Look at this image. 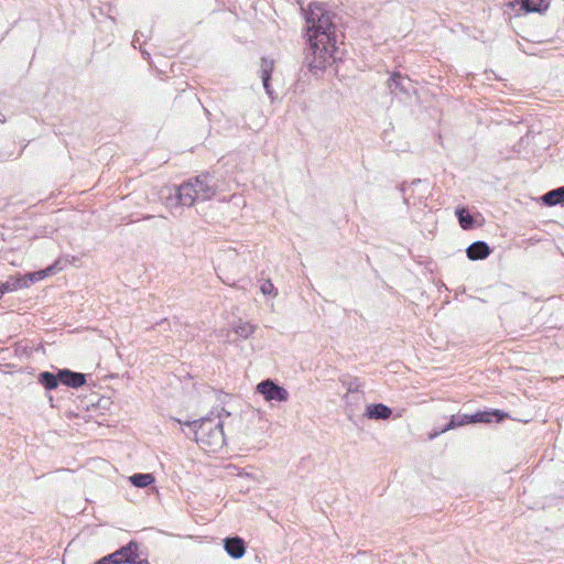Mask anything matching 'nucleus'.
Returning a JSON list of instances; mask_svg holds the SVG:
<instances>
[{
  "label": "nucleus",
  "instance_id": "f257e3e1",
  "mask_svg": "<svg viewBox=\"0 0 564 564\" xmlns=\"http://www.w3.org/2000/svg\"><path fill=\"white\" fill-rule=\"evenodd\" d=\"M335 19L336 14L325 3L313 2L305 11L307 47L304 65L314 75L323 73L337 59Z\"/></svg>",
  "mask_w": 564,
  "mask_h": 564
},
{
  "label": "nucleus",
  "instance_id": "f03ea898",
  "mask_svg": "<svg viewBox=\"0 0 564 564\" xmlns=\"http://www.w3.org/2000/svg\"><path fill=\"white\" fill-rule=\"evenodd\" d=\"M230 416V413L224 408L212 410L204 417L193 421H181L174 419L178 424L191 429L196 443L205 451L216 453L226 444L224 433V417Z\"/></svg>",
  "mask_w": 564,
  "mask_h": 564
},
{
  "label": "nucleus",
  "instance_id": "7ed1b4c3",
  "mask_svg": "<svg viewBox=\"0 0 564 564\" xmlns=\"http://www.w3.org/2000/svg\"><path fill=\"white\" fill-rule=\"evenodd\" d=\"M214 191L202 178H189L174 188V193L165 197L167 208L192 206L196 199H208Z\"/></svg>",
  "mask_w": 564,
  "mask_h": 564
},
{
  "label": "nucleus",
  "instance_id": "20e7f679",
  "mask_svg": "<svg viewBox=\"0 0 564 564\" xmlns=\"http://www.w3.org/2000/svg\"><path fill=\"white\" fill-rule=\"evenodd\" d=\"M506 417H508V413L501 410L478 411L471 415H453L447 425L443 429V432L468 423L501 422Z\"/></svg>",
  "mask_w": 564,
  "mask_h": 564
},
{
  "label": "nucleus",
  "instance_id": "39448f33",
  "mask_svg": "<svg viewBox=\"0 0 564 564\" xmlns=\"http://www.w3.org/2000/svg\"><path fill=\"white\" fill-rule=\"evenodd\" d=\"M256 390L267 402L281 403L286 402L290 398L289 391L272 379L262 380L257 384Z\"/></svg>",
  "mask_w": 564,
  "mask_h": 564
},
{
  "label": "nucleus",
  "instance_id": "423d86ee",
  "mask_svg": "<svg viewBox=\"0 0 564 564\" xmlns=\"http://www.w3.org/2000/svg\"><path fill=\"white\" fill-rule=\"evenodd\" d=\"M140 545L135 541H130L128 544L119 547L112 552L116 556V564H150L148 558H140Z\"/></svg>",
  "mask_w": 564,
  "mask_h": 564
},
{
  "label": "nucleus",
  "instance_id": "0eeeda50",
  "mask_svg": "<svg viewBox=\"0 0 564 564\" xmlns=\"http://www.w3.org/2000/svg\"><path fill=\"white\" fill-rule=\"evenodd\" d=\"M274 70V61L270 59L268 57H261L260 63V77L262 80L263 88L265 90V94L273 100L274 97V90L271 86V77L272 73Z\"/></svg>",
  "mask_w": 564,
  "mask_h": 564
},
{
  "label": "nucleus",
  "instance_id": "6e6552de",
  "mask_svg": "<svg viewBox=\"0 0 564 564\" xmlns=\"http://www.w3.org/2000/svg\"><path fill=\"white\" fill-rule=\"evenodd\" d=\"M57 270H59L57 268V263H54L44 270L26 273L24 275H18V279L22 285V289H24V288H29L31 284L39 282L52 274H55L57 272Z\"/></svg>",
  "mask_w": 564,
  "mask_h": 564
},
{
  "label": "nucleus",
  "instance_id": "1a4fd4ad",
  "mask_svg": "<svg viewBox=\"0 0 564 564\" xmlns=\"http://www.w3.org/2000/svg\"><path fill=\"white\" fill-rule=\"evenodd\" d=\"M58 378L62 384L77 389L86 383V376L82 372H75L69 369H59Z\"/></svg>",
  "mask_w": 564,
  "mask_h": 564
},
{
  "label": "nucleus",
  "instance_id": "9d476101",
  "mask_svg": "<svg viewBox=\"0 0 564 564\" xmlns=\"http://www.w3.org/2000/svg\"><path fill=\"white\" fill-rule=\"evenodd\" d=\"M224 549L230 557L239 560L246 553V543L239 536L226 538L224 539Z\"/></svg>",
  "mask_w": 564,
  "mask_h": 564
},
{
  "label": "nucleus",
  "instance_id": "9b49d317",
  "mask_svg": "<svg viewBox=\"0 0 564 564\" xmlns=\"http://www.w3.org/2000/svg\"><path fill=\"white\" fill-rule=\"evenodd\" d=\"M490 252L491 249L488 243L481 240L473 242L466 249L467 258L473 261L484 260L490 254Z\"/></svg>",
  "mask_w": 564,
  "mask_h": 564
},
{
  "label": "nucleus",
  "instance_id": "f8f14e48",
  "mask_svg": "<svg viewBox=\"0 0 564 564\" xmlns=\"http://www.w3.org/2000/svg\"><path fill=\"white\" fill-rule=\"evenodd\" d=\"M365 415L371 420H388L392 415V410L382 403L369 404Z\"/></svg>",
  "mask_w": 564,
  "mask_h": 564
},
{
  "label": "nucleus",
  "instance_id": "ddd939ff",
  "mask_svg": "<svg viewBox=\"0 0 564 564\" xmlns=\"http://www.w3.org/2000/svg\"><path fill=\"white\" fill-rule=\"evenodd\" d=\"M550 2V0H521L519 4L521 10L527 13H542L549 9Z\"/></svg>",
  "mask_w": 564,
  "mask_h": 564
},
{
  "label": "nucleus",
  "instance_id": "4468645a",
  "mask_svg": "<svg viewBox=\"0 0 564 564\" xmlns=\"http://www.w3.org/2000/svg\"><path fill=\"white\" fill-rule=\"evenodd\" d=\"M540 199L545 206L564 205V186L549 191Z\"/></svg>",
  "mask_w": 564,
  "mask_h": 564
},
{
  "label": "nucleus",
  "instance_id": "2eb2a0df",
  "mask_svg": "<svg viewBox=\"0 0 564 564\" xmlns=\"http://www.w3.org/2000/svg\"><path fill=\"white\" fill-rule=\"evenodd\" d=\"M37 380L46 390H54L61 383L58 371L56 373L43 371L39 375Z\"/></svg>",
  "mask_w": 564,
  "mask_h": 564
},
{
  "label": "nucleus",
  "instance_id": "dca6fc26",
  "mask_svg": "<svg viewBox=\"0 0 564 564\" xmlns=\"http://www.w3.org/2000/svg\"><path fill=\"white\" fill-rule=\"evenodd\" d=\"M455 214H456L458 223L463 229L469 230V229L474 228L475 219L470 215L468 209L460 207V208L456 209Z\"/></svg>",
  "mask_w": 564,
  "mask_h": 564
},
{
  "label": "nucleus",
  "instance_id": "f3484780",
  "mask_svg": "<svg viewBox=\"0 0 564 564\" xmlns=\"http://www.w3.org/2000/svg\"><path fill=\"white\" fill-rule=\"evenodd\" d=\"M20 289H22V285L18 276H9V279L6 282H0V299L3 296V294L14 292Z\"/></svg>",
  "mask_w": 564,
  "mask_h": 564
},
{
  "label": "nucleus",
  "instance_id": "a211bd4d",
  "mask_svg": "<svg viewBox=\"0 0 564 564\" xmlns=\"http://www.w3.org/2000/svg\"><path fill=\"white\" fill-rule=\"evenodd\" d=\"M130 482L138 488H145L154 482L152 474H134L130 478Z\"/></svg>",
  "mask_w": 564,
  "mask_h": 564
},
{
  "label": "nucleus",
  "instance_id": "6ab92c4d",
  "mask_svg": "<svg viewBox=\"0 0 564 564\" xmlns=\"http://www.w3.org/2000/svg\"><path fill=\"white\" fill-rule=\"evenodd\" d=\"M404 80L405 78L401 74L393 73L387 80V86L391 93H394L395 89L406 93V88L404 87Z\"/></svg>",
  "mask_w": 564,
  "mask_h": 564
},
{
  "label": "nucleus",
  "instance_id": "aec40b11",
  "mask_svg": "<svg viewBox=\"0 0 564 564\" xmlns=\"http://www.w3.org/2000/svg\"><path fill=\"white\" fill-rule=\"evenodd\" d=\"M256 326L249 322H239L235 327V333L242 339H248L254 333Z\"/></svg>",
  "mask_w": 564,
  "mask_h": 564
},
{
  "label": "nucleus",
  "instance_id": "412c9836",
  "mask_svg": "<svg viewBox=\"0 0 564 564\" xmlns=\"http://www.w3.org/2000/svg\"><path fill=\"white\" fill-rule=\"evenodd\" d=\"M260 289H261L262 294H264V295H273V296L276 295L275 288L270 280L263 282Z\"/></svg>",
  "mask_w": 564,
  "mask_h": 564
},
{
  "label": "nucleus",
  "instance_id": "4be33fe9",
  "mask_svg": "<svg viewBox=\"0 0 564 564\" xmlns=\"http://www.w3.org/2000/svg\"><path fill=\"white\" fill-rule=\"evenodd\" d=\"M94 564H116V556L113 554H108L98 561H96Z\"/></svg>",
  "mask_w": 564,
  "mask_h": 564
},
{
  "label": "nucleus",
  "instance_id": "5701e85b",
  "mask_svg": "<svg viewBox=\"0 0 564 564\" xmlns=\"http://www.w3.org/2000/svg\"><path fill=\"white\" fill-rule=\"evenodd\" d=\"M359 389H360V384L357 383V382H351L348 387V392L349 393H356V392H359Z\"/></svg>",
  "mask_w": 564,
  "mask_h": 564
},
{
  "label": "nucleus",
  "instance_id": "b1692460",
  "mask_svg": "<svg viewBox=\"0 0 564 564\" xmlns=\"http://www.w3.org/2000/svg\"><path fill=\"white\" fill-rule=\"evenodd\" d=\"M529 142H530V134H529V133H527L524 137H522V138L520 139V141H519V144H518V145H519V147H522L524 143H525V144H529Z\"/></svg>",
  "mask_w": 564,
  "mask_h": 564
},
{
  "label": "nucleus",
  "instance_id": "393cba45",
  "mask_svg": "<svg viewBox=\"0 0 564 564\" xmlns=\"http://www.w3.org/2000/svg\"><path fill=\"white\" fill-rule=\"evenodd\" d=\"M139 34H140L139 32H135V34L133 36L132 44L134 47H135V43L140 41Z\"/></svg>",
  "mask_w": 564,
  "mask_h": 564
},
{
  "label": "nucleus",
  "instance_id": "a878e982",
  "mask_svg": "<svg viewBox=\"0 0 564 564\" xmlns=\"http://www.w3.org/2000/svg\"><path fill=\"white\" fill-rule=\"evenodd\" d=\"M421 183V178H414L412 182H411V185H417Z\"/></svg>",
  "mask_w": 564,
  "mask_h": 564
},
{
  "label": "nucleus",
  "instance_id": "bb28decb",
  "mask_svg": "<svg viewBox=\"0 0 564 564\" xmlns=\"http://www.w3.org/2000/svg\"><path fill=\"white\" fill-rule=\"evenodd\" d=\"M4 121H6L4 116H2V115L0 113V122H4Z\"/></svg>",
  "mask_w": 564,
  "mask_h": 564
},
{
  "label": "nucleus",
  "instance_id": "cd10ccee",
  "mask_svg": "<svg viewBox=\"0 0 564 564\" xmlns=\"http://www.w3.org/2000/svg\"><path fill=\"white\" fill-rule=\"evenodd\" d=\"M152 217H153V216L148 215V216H145V217H144V219H150V218H152Z\"/></svg>",
  "mask_w": 564,
  "mask_h": 564
}]
</instances>
